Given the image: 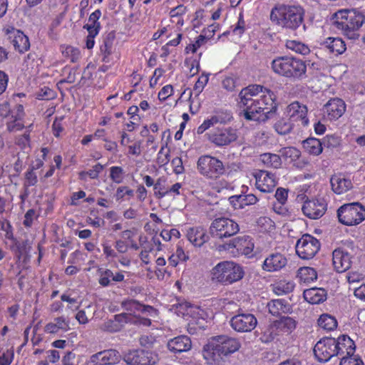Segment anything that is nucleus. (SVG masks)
I'll use <instances>...</instances> for the list:
<instances>
[{"instance_id":"nucleus-42","label":"nucleus","mask_w":365,"mask_h":365,"mask_svg":"<svg viewBox=\"0 0 365 365\" xmlns=\"http://www.w3.org/2000/svg\"><path fill=\"white\" fill-rule=\"evenodd\" d=\"M279 334L277 331V328L273 322L262 329L260 340L264 343H269L273 341L274 339Z\"/></svg>"},{"instance_id":"nucleus-34","label":"nucleus","mask_w":365,"mask_h":365,"mask_svg":"<svg viewBox=\"0 0 365 365\" xmlns=\"http://www.w3.org/2000/svg\"><path fill=\"white\" fill-rule=\"evenodd\" d=\"M289 57L279 56L272 60L271 63V68L275 73L287 78L289 68Z\"/></svg>"},{"instance_id":"nucleus-28","label":"nucleus","mask_w":365,"mask_h":365,"mask_svg":"<svg viewBox=\"0 0 365 365\" xmlns=\"http://www.w3.org/2000/svg\"><path fill=\"white\" fill-rule=\"evenodd\" d=\"M192 347L190 339L181 335L170 339L168 343V348L173 353H182L189 351Z\"/></svg>"},{"instance_id":"nucleus-17","label":"nucleus","mask_w":365,"mask_h":365,"mask_svg":"<svg viewBox=\"0 0 365 365\" xmlns=\"http://www.w3.org/2000/svg\"><path fill=\"white\" fill-rule=\"evenodd\" d=\"M257 324L256 317L252 314H239L230 320L231 327L239 332H248L253 330Z\"/></svg>"},{"instance_id":"nucleus-61","label":"nucleus","mask_w":365,"mask_h":365,"mask_svg":"<svg viewBox=\"0 0 365 365\" xmlns=\"http://www.w3.org/2000/svg\"><path fill=\"white\" fill-rule=\"evenodd\" d=\"M274 196L280 205H284L287 200L288 190L279 187L277 189Z\"/></svg>"},{"instance_id":"nucleus-2","label":"nucleus","mask_w":365,"mask_h":365,"mask_svg":"<svg viewBox=\"0 0 365 365\" xmlns=\"http://www.w3.org/2000/svg\"><path fill=\"white\" fill-rule=\"evenodd\" d=\"M245 276L243 267L233 261H222L210 271L211 280L227 286L241 280Z\"/></svg>"},{"instance_id":"nucleus-53","label":"nucleus","mask_w":365,"mask_h":365,"mask_svg":"<svg viewBox=\"0 0 365 365\" xmlns=\"http://www.w3.org/2000/svg\"><path fill=\"white\" fill-rule=\"evenodd\" d=\"M214 115L216 117L218 124H226L233 119L232 113L227 110L217 111Z\"/></svg>"},{"instance_id":"nucleus-29","label":"nucleus","mask_w":365,"mask_h":365,"mask_svg":"<svg viewBox=\"0 0 365 365\" xmlns=\"http://www.w3.org/2000/svg\"><path fill=\"white\" fill-rule=\"evenodd\" d=\"M187 240L194 245L201 247L209 239L206 231L202 227H190L187 232Z\"/></svg>"},{"instance_id":"nucleus-13","label":"nucleus","mask_w":365,"mask_h":365,"mask_svg":"<svg viewBox=\"0 0 365 365\" xmlns=\"http://www.w3.org/2000/svg\"><path fill=\"white\" fill-rule=\"evenodd\" d=\"M335 338L325 337L320 339L314 347V354L320 362H327L336 356Z\"/></svg>"},{"instance_id":"nucleus-60","label":"nucleus","mask_w":365,"mask_h":365,"mask_svg":"<svg viewBox=\"0 0 365 365\" xmlns=\"http://www.w3.org/2000/svg\"><path fill=\"white\" fill-rule=\"evenodd\" d=\"M133 197L134 192L126 186L119 187L116 190L115 197L117 200H123L125 195Z\"/></svg>"},{"instance_id":"nucleus-27","label":"nucleus","mask_w":365,"mask_h":365,"mask_svg":"<svg viewBox=\"0 0 365 365\" xmlns=\"http://www.w3.org/2000/svg\"><path fill=\"white\" fill-rule=\"evenodd\" d=\"M98 283L103 287L113 285L115 282H120L124 280V275L121 272L114 274L110 269H99Z\"/></svg>"},{"instance_id":"nucleus-6","label":"nucleus","mask_w":365,"mask_h":365,"mask_svg":"<svg viewBox=\"0 0 365 365\" xmlns=\"http://www.w3.org/2000/svg\"><path fill=\"white\" fill-rule=\"evenodd\" d=\"M337 217L343 225H357L365 220V207L359 202L344 204L338 209Z\"/></svg>"},{"instance_id":"nucleus-39","label":"nucleus","mask_w":365,"mask_h":365,"mask_svg":"<svg viewBox=\"0 0 365 365\" xmlns=\"http://www.w3.org/2000/svg\"><path fill=\"white\" fill-rule=\"evenodd\" d=\"M297 277L301 283L309 284L317 280V273L312 267H303L298 269Z\"/></svg>"},{"instance_id":"nucleus-54","label":"nucleus","mask_w":365,"mask_h":365,"mask_svg":"<svg viewBox=\"0 0 365 365\" xmlns=\"http://www.w3.org/2000/svg\"><path fill=\"white\" fill-rule=\"evenodd\" d=\"M361 364H362V360L357 355L353 354V355L343 356L339 365H361Z\"/></svg>"},{"instance_id":"nucleus-18","label":"nucleus","mask_w":365,"mask_h":365,"mask_svg":"<svg viewBox=\"0 0 365 365\" xmlns=\"http://www.w3.org/2000/svg\"><path fill=\"white\" fill-rule=\"evenodd\" d=\"M256 187L262 192H271L277 185L275 175L265 170H257L254 173Z\"/></svg>"},{"instance_id":"nucleus-50","label":"nucleus","mask_w":365,"mask_h":365,"mask_svg":"<svg viewBox=\"0 0 365 365\" xmlns=\"http://www.w3.org/2000/svg\"><path fill=\"white\" fill-rule=\"evenodd\" d=\"M62 53L73 63L76 62L81 56L80 51L71 46L62 47Z\"/></svg>"},{"instance_id":"nucleus-55","label":"nucleus","mask_w":365,"mask_h":365,"mask_svg":"<svg viewBox=\"0 0 365 365\" xmlns=\"http://www.w3.org/2000/svg\"><path fill=\"white\" fill-rule=\"evenodd\" d=\"M103 170V166L100 163H97L92 168V169H91L86 172L83 171V172L80 173V177L81 179H83V176L87 175L91 179H96V178H98L99 173Z\"/></svg>"},{"instance_id":"nucleus-3","label":"nucleus","mask_w":365,"mask_h":365,"mask_svg":"<svg viewBox=\"0 0 365 365\" xmlns=\"http://www.w3.org/2000/svg\"><path fill=\"white\" fill-rule=\"evenodd\" d=\"M335 24L349 39L359 37V29L365 21L364 16L359 11L353 10H340L335 14Z\"/></svg>"},{"instance_id":"nucleus-52","label":"nucleus","mask_w":365,"mask_h":365,"mask_svg":"<svg viewBox=\"0 0 365 365\" xmlns=\"http://www.w3.org/2000/svg\"><path fill=\"white\" fill-rule=\"evenodd\" d=\"M323 147L327 148H335L340 145L341 138L336 135H328L323 140Z\"/></svg>"},{"instance_id":"nucleus-37","label":"nucleus","mask_w":365,"mask_h":365,"mask_svg":"<svg viewBox=\"0 0 365 365\" xmlns=\"http://www.w3.org/2000/svg\"><path fill=\"white\" fill-rule=\"evenodd\" d=\"M274 322L279 334L290 333L296 328V321L289 317H282Z\"/></svg>"},{"instance_id":"nucleus-5","label":"nucleus","mask_w":365,"mask_h":365,"mask_svg":"<svg viewBox=\"0 0 365 365\" xmlns=\"http://www.w3.org/2000/svg\"><path fill=\"white\" fill-rule=\"evenodd\" d=\"M259 91H262V86L255 84L242 88L239 93L240 115L247 120H262L259 112L260 107L256 103L255 98L252 97L255 92L257 93Z\"/></svg>"},{"instance_id":"nucleus-7","label":"nucleus","mask_w":365,"mask_h":365,"mask_svg":"<svg viewBox=\"0 0 365 365\" xmlns=\"http://www.w3.org/2000/svg\"><path fill=\"white\" fill-rule=\"evenodd\" d=\"M197 169L202 175L212 180L220 178L225 173L223 163L209 155H202L198 158Z\"/></svg>"},{"instance_id":"nucleus-51","label":"nucleus","mask_w":365,"mask_h":365,"mask_svg":"<svg viewBox=\"0 0 365 365\" xmlns=\"http://www.w3.org/2000/svg\"><path fill=\"white\" fill-rule=\"evenodd\" d=\"M124 171L121 167L113 166L110 168V178L115 183L120 184L123 180Z\"/></svg>"},{"instance_id":"nucleus-21","label":"nucleus","mask_w":365,"mask_h":365,"mask_svg":"<svg viewBox=\"0 0 365 365\" xmlns=\"http://www.w3.org/2000/svg\"><path fill=\"white\" fill-rule=\"evenodd\" d=\"M287 264V257L279 252H275L269 255L265 258L262 268L267 272H277L284 268Z\"/></svg>"},{"instance_id":"nucleus-43","label":"nucleus","mask_w":365,"mask_h":365,"mask_svg":"<svg viewBox=\"0 0 365 365\" xmlns=\"http://www.w3.org/2000/svg\"><path fill=\"white\" fill-rule=\"evenodd\" d=\"M294 123L289 118L283 117L274 124L275 130L280 135H287L293 129Z\"/></svg>"},{"instance_id":"nucleus-40","label":"nucleus","mask_w":365,"mask_h":365,"mask_svg":"<svg viewBox=\"0 0 365 365\" xmlns=\"http://www.w3.org/2000/svg\"><path fill=\"white\" fill-rule=\"evenodd\" d=\"M101 16V11L99 9L96 10L90 15L88 23L84 25L83 28L86 29L88 32L98 34L101 29V24L98 20Z\"/></svg>"},{"instance_id":"nucleus-45","label":"nucleus","mask_w":365,"mask_h":365,"mask_svg":"<svg viewBox=\"0 0 365 365\" xmlns=\"http://www.w3.org/2000/svg\"><path fill=\"white\" fill-rule=\"evenodd\" d=\"M280 156L286 161H296L301 155L299 150L294 147H285L279 150Z\"/></svg>"},{"instance_id":"nucleus-11","label":"nucleus","mask_w":365,"mask_h":365,"mask_svg":"<svg viewBox=\"0 0 365 365\" xmlns=\"http://www.w3.org/2000/svg\"><path fill=\"white\" fill-rule=\"evenodd\" d=\"M207 135L208 140L217 147L229 145L238 138L237 130L230 126L217 128Z\"/></svg>"},{"instance_id":"nucleus-4","label":"nucleus","mask_w":365,"mask_h":365,"mask_svg":"<svg viewBox=\"0 0 365 365\" xmlns=\"http://www.w3.org/2000/svg\"><path fill=\"white\" fill-rule=\"evenodd\" d=\"M270 19L283 27L296 29L303 22L304 10L300 6L279 5L272 9Z\"/></svg>"},{"instance_id":"nucleus-44","label":"nucleus","mask_w":365,"mask_h":365,"mask_svg":"<svg viewBox=\"0 0 365 365\" xmlns=\"http://www.w3.org/2000/svg\"><path fill=\"white\" fill-rule=\"evenodd\" d=\"M318 324L324 330L332 331L336 328L337 321L334 317L324 314L318 319Z\"/></svg>"},{"instance_id":"nucleus-1","label":"nucleus","mask_w":365,"mask_h":365,"mask_svg":"<svg viewBox=\"0 0 365 365\" xmlns=\"http://www.w3.org/2000/svg\"><path fill=\"white\" fill-rule=\"evenodd\" d=\"M238 339L227 335L212 337L204 346L202 354L210 365H225L227 356L240 349Z\"/></svg>"},{"instance_id":"nucleus-8","label":"nucleus","mask_w":365,"mask_h":365,"mask_svg":"<svg viewBox=\"0 0 365 365\" xmlns=\"http://www.w3.org/2000/svg\"><path fill=\"white\" fill-rule=\"evenodd\" d=\"M239 231V225L233 220L225 217L215 219L209 228L210 235L220 240L231 237Z\"/></svg>"},{"instance_id":"nucleus-64","label":"nucleus","mask_w":365,"mask_h":365,"mask_svg":"<svg viewBox=\"0 0 365 365\" xmlns=\"http://www.w3.org/2000/svg\"><path fill=\"white\" fill-rule=\"evenodd\" d=\"M36 217V211L34 209H29L24 215V220L23 225L26 227H31L33 224V221Z\"/></svg>"},{"instance_id":"nucleus-58","label":"nucleus","mask_w":365,"mask_h":365,"mask_svg":"<svg viewBox=\"0 0 365 365\" xmlns=\"http://www.w3.org/2000/svg\"><path fill=\"white\" fill-rule=\"evenodd\" d=\"M24 187H28L33 186L37 183V176L34 172V169H31L26 173L25 175Z\"/></svg>"},{"instance_id":"nucleus-41","label":"nucleus","mask_w":365,"mask_h":365,"mask_svg":"<svg viewBox=\"0 0 365 365\" xmlns=\"http://www.w3.org/2000/svg\"><path fill=\"white\" fill-rule=\"evenodd\" d=\"M260 160L267 168H279L282 165V159L279 155L265 153L260 155Z\"/></svg>"},{"instance_id":"nucleus-25","label":"nucleus","mask_w":365,"mask_h":365,"mask_svg":"<svg viewBox=\"0 0 365 365\" xmlns=\"http://www.w3.org/2000/svg\"><path fill=\"white\" fill-rule=\"evenodd\" d=\"M115 40V33L111 31L103 36L102 43L100 46V53L102 56V61L106 63H109L111 61L110 56L114 49V42Z\"/></svg>"},{"instance_id":"nucleus-32","label":"nucleus","mask_w":365,"mask_h":365,"mask_svg":"<svg viewBox=\"0 0 365 365\" xmlns=\"http://www.w3.org/2000/svg\"><path fill=\"white\" fill-rule=\"evenodd\" d=\"M269 312L273 316L287 314L291 312V306L284 299H272L267 303Z\"/></svg>"},{"instance_id":"nucleus-20","label":"nucleus","mask_w":365,"mask_h":365,"mask_svg":"<svg viewBox=\"0 0 365 365\" xmlns=\"http://www.w3.org/2000/svg\"><path fill=\"white\" fill-rule=\"evenodd\" d=\"M345 110L346 104L339 98L330 99L324 106V113L330 120L339 118Z\"/></svg>"},{"instance_id":"nucleus-57","label":"nucleus","mask_w":365,"mask_h":365,"mask_svg":"<svg viewBox=\"0 0 365 365\" xmlns=\"http://www.w3.org/2000/svg\"><path fill=\"white\" fill-rule=\"evenodd\" d=\"M208 80L209 77L207 75L202 74L199 77L193 88V91L195 93L196 96L202 93Z\"/></svg>"},{"instance_id":"nucleus-9","label":"nucleus","mask_w":365,"mask_h":365,"mask_svg":"<svg viewBox=\"0 0 365 365\" xmlns=\"http://www.w3.org/2000/svg\"><path fill=\"white\" fill-rule=\"evenodd\" d=\"M256 99V103L259 108V114L262 121H265L270 118L277 110L276 96L270 89L262 86V91L255 93L253 96Z\"/></svg>"},{"instance_id":"nucleus-14","label":"nucleus","mask_w":365,"mask_h":365,"mask_svg":"<svg viewBox=\"0 0 365 365\" xmlns=\"http://www.w3.org/2000/svg\"><path fill=\"white\" fill-rule=\"evenodd\" d=\"M308 108L306 105L296 101L289 104L284 111V115L294 123H299L302 126L309 125L307 118Z\"/></svg>"},{"instance_id":"nucleus-22","label":"nucleus","mask_w":365,"mask_h":365,"mask_svg":"<svg viewBox=\"0 0 365 365\" xmlns=\"http://www.w3.org/2000/svg\"><path fill=\"white\" fill-rule=\"evenodd\" d=\"M307 64L299 58L289 57L288 78L302 80L307 78Z\"/></svg>"},{"instance_id":"nucleus-16","label":"nucleus","mask_w":365,"mask_h":365,"mask_svg":"<svg viewBox=\"0 0 365 365\" xmlns=\"http://www.w3.org/2000/svg\"><path fill=\"white\" fill-rule=\"evenodd\" d=\"M327 208V204L324 199H312L305 200L302 210L305 216L317 220L324 215Z\"/></svg>"},{"instance_id":"nucleus-47","label":"nucleus","mask_w":365,"mask_h":365,"mask_svg":"<svg viewBox=\"0 0 365 365\" xmlns=\"http://www.w3.org/2000/svg\"><path fill=\"white\" fill-rule=\"evenodd\" d=\"M166 180L165 178H159L155 182L154 195L158 199H161L169 194L168 188L165 186Z\"/></svg>"},{"instance_id":"nucleus-19","label":"nucleus","mask_w":365,"mask_h":365,"mask_svg":"<svg viewBox=\"0 0 365 365\" xmlns=\"http://www.w3.org/2000/svg\"><path fill=\"white\" fill-rule=\"evenodd\" d=\"M351 256L342 247L336 248L332 252V264L336 272L342 273L347 271L351 266Z\"/></svg>"},{"instance_id":"nucleus-23","label":"nucleus","mask_w":365,"mask_h":365,"mask_svg":"<svg viewBox=\"0 0 365 365\" xmlns=\"http://www.w3.org/2000/svg\"><path fill=\"white\" fill-rule=\"evenodd\" d=\"M120 359L118 351L109 349L92 355L91 361L98 365H113L118 363Z\"/></svg>"},{"instance_id":"nucleus-36","label":"nucleus","mask_w":365,"mask_h":365,"mask_svg":"<svg viewBox=\"0 0 365 365\" xmlns=\"http://www.w3.org/2000/svg\"><path fill=\"white\" fill-rule=\"evenodd\" d=\"M69 329V322L63 317L54 319V322L48 323L45 327V331L50 334H56L59 330L67 331Z\"/></svg>"},{"instance_id":"nucleus-26","label":"nucleus","mask_w":365,"mask_h":365,"mask_svg":"<svg viewBox=\"0 0 365 365\" xmlns=\"http://www.w3.org/2000/svg\"><path fill=\"white\" fill-rule=\"evenodd\" d=\"M121 307L128 312L127 314L135 315L137 313L150 312L154 310L153 307L150 305H145L133 299H127L120 302Z\"/></svg>"},{"instance_id":"nucleus-15","label":"nucleus","mask_w":365,"mask_h":365,"mask_svg":"<svg viewBox=\"0 0 365 365\" xmlns=\"http://www.w3.org/2000/svg\"><path fill=\"white\" fill-rule=\"evenodd\" d=\"M224 250L236 249L239 253L250 255L254 249V242L249 235H240L232 238L220 246Z\"/></svg>"},{"instance_id":"nucleus-35","label":"nucleus","mask_w":365,"mask_h":365,"mask_svg":"<svg viewBox=\"0 0 365 365\" xmlns=\"http://www.w3.org/2000/svg\"><path fill=\"white\" fill-rule=\"evenodd\" d=\"M303 148L310 155H319L323 150V142L315 138H309L303 141Z\"/></svg>"},{"instance_id":"nucleus-33","label":"nucleus","mask_w":365,"mask_h":365,"mask_svg":"<svg viewBox=\"0 0 365 365\" xmlns=\"http://www.w3.org/2000/svg\"><path fill=\"white\" fill-rule=\"evenodd\" d=\"M11 43L15 50L21 53L27 51L30 48L29 38L19 30H16L14 32Z\"/></svg>"},{"instance_id":"nucleus-59","label":"nucleus","mask_w":365,"mask_h":365,"mask_svg":"<svg viewBox=\"0 0 365 365\" xmlns=\"http://www.w3.org/2000/svg\"><path fill=\"white\" fill-rule=\"evenodd\" d=\"M54 91L48 88L44 87L37 93V98L40 100H50L54 98Z\"/></svg>"},{"instance_id":"nucleus-63","label":"nucleus","mask_w":365,"mask_h":365,"mask_svg":"<svg viewBox=\"0 0 365 365\" xmlns=\"http://www.w3.org/2000/svg\"><path fill=\"white\" fill-rule=\"evenodd\" d=\"M346 279L350 284L359 282L364 279V275L358 271H351L347 273Z\"/></svg>"},{"instance_id":"nucleus-31","label":"nucleus","mask_w":365,"mask_h":365,"mask_svg":"<svg viewBox=\"0 0 365 365\" xmlns=\"http://www.w3.org/2000/svg\"><path fill=\"white\" fill-rule=\"evenodd\" d=\"M304 298L310 304H319L327 299V292L322 288H311L304 291Z\"/></svg>"},{"instance_id":"nucleus-24","label":"nucleus","mask_w":365,"mask_h":365,"mask_svg":"<svg viewBox=\"0 0 365 365\" xmlns=\"http://www.w3.org/2000/svg\"><path fill=\"white\" fill-rule=\"evenodd\" d=\"M336 348L335 354L336 356H340L341 358L347 355H353L355 352V344L354 341L346 335H341L337 339H335Z\"/></svg>"},{"instance_id":"nucleus-49","label":"nucleus","mask_w":365,"mask_h":365,"mask_svg":"<svg viewBox=\"0 0 365 365\" xmlns=\"http://www.w3.org/2000/svg\"><path fill=\"white\" fill-rule=\"evenodd\" d=\"M294 284L292 282L280 281L278 282L274 288V291L278 295L285 294L292 292L294 290Z\"/></svg>"},{"instance_id":"nucleus-10","label":"nucleus","mask_w":365,"mask_h":365,"mask_svg":"<svg viewBox=\"0 0 365 365\" xmlns=\"http://www.w3.org/2000/svg\"><path fill=\"white\" fill-rule=\"evenodd\" d=\"M321 247L320 242L311 235L305 234L296 244V252L303 259H312Z\"/></svg>"},{"instance_id":"nucleus-56","label":"nucleus","mask_w":365,"mask_h":365,"mask_svg":"<svg viewBox=\"0 0 365 365\" xmlns=\"http://www.w3.org/2000/svg\"><path fill=\"white\" fill-rule=\"evenodd\" d=\"M187 11V9L185 6L180 4L178 6L172 9L170 11V16L172 22H175L176 19H182V16Z\"/></svg>"},{"instance_id":"nucleus-12","label":"nucleus","mask_w":365,"mask_h":365,"mask_svg":"<svg viewBox=\"0 0 365 365\" xmlns=\"http://www.w3.org/2000/svg\"><path fill=\"white\" fill-rule=\"evenodd\" d=\"M128 365H153L158 361V355L143 349L130 351L123 357Z\"/></svg>"},{"instance_id":"nucleus-46","label":"nucleus","mask_w":365,"mask_h":365,"mask_svg":"<svg viewBox=\"0 0 365 365\" xmlns=\"http://www.w3.org/2000/svg\"><path fill=\"white\" fill-rule=\"evenodd\" d=\"M286 47L302 55H307L310 53V49L306 44L294 40H288L286 42Z\"/></svg>"},{"instance_id":"nucleus-38","label":"nucleus","mask_w":365,"mask_h":365,"mask_svg":"<svg viewBox=\"0 0 365 365\" xmlns=\"http://www.w3.org/2000/svg\"><path fill=\"white\" fill-rule=\"evenodd\" d=\"M323 45L329 51V52L341 54L346 51L344 42L339 38H328Z\"/></svg>"},{"instance_id":"nucleus-48","label":"nucleus","mask_w":365,"mask_h":365,"mask_svg":"<svg viewBox=\"0 0 365 365\" xmlns=\"http://www.w3.org/2000/svg\"><path fill=\"white\" fill-rule=\"evenodd\" d=\"M175 26L176 29L175 31L176 34V38L169 41L165 46L163 47V49H165L167 46H177L180 44L182 37V26L184 25V20L183 19H179L175 20Z\"/></svg>"},{"instance_id":"nucleus-30","label":"nucleus","mask_w":365,"mask_h":365,"mask_svg":"<svg viewBox=\"0 0 365 365\" xmlns=\"http://www.w3.org/2000/svg\"><path fill=\"white\" fill-rule=\"evenodd\" d=\"M330 183L332 190L339 195L342 194L352 187L351 181L341 175H335L331 178Z\"/></svg>"},{"instance_id":"nucleus-62","label":"nucleus","mask_w":365,"mask_h":365,"mask_svg":"<svg viewBox=\"0 0 365 365\" xmlns=\"http://www.w3.org/2000/svg\"><path fill=\"white\" fill-rule=\"evenodd\" d=\"M242 203V207L244 208L246 205H255L258 201L257 197L253 194H248L246 195H240Z\"/></svg>"}]
</instances>
